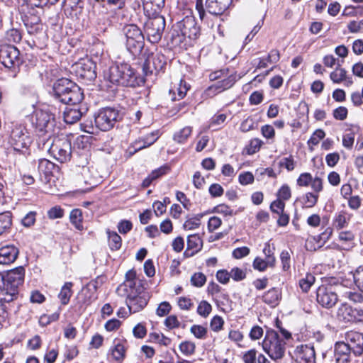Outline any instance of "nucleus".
<instances>
[{
	"mask_svg": "<svg viewBox=\"0 0 363 363\" xmlns=\"http://www.w3.org/2000/svg\"><path fill=\"white\" fill-rule=\"evenodd\" d=\"M50 95L54 100L67 106L80 104L84 99L82 89L67 78L57 80L50 91Z\"/></svg>",
	"mask_w": 363,
	"mask_h": 363,
	"instance_id": "nucleus-1",
	"label": "nucleus"
},
{
	"mask_svg": "<svg viewBox=\"0 0 363 363\" xmlns=\"http://www.w3.org/2000/svg\"><path fill=\"white\" fill-rule=\"evenodd\" d=\"M25 269L22 267L0 275V303H9L17 298L19 286L24 281Z\"/></svg>",
	"mask_w": 363,
	"mask_h": 363,
	"instance_id": "nucleus-2",
	"label": "nucleus"
},
{
	"mask_svg": "<svg viewBox=\"0 0 363 363\" xmlns=\"http://www.w3.org/2000/svg\"><path fill=\"white\" fill-rule=\"evenodd\" d=\"M104 78L113 84L123 86H135L138 84L134 70L127 63L111 66L104 72Z\"/></svg>",
	"mask_w": 363,
	"mask_h": 363,
	"instance_id": "nucleus-3",
	"label": "nucleus"
},
{
	"mask_svg": "<svg viewBox=\"0 0 363 363\" xmlns=\"http://www.w3.org/2000/svg\"><path fill=\"white\" fill-rule=\"evenodd\" d=\"M262 347L272 360H280L285 355L286 342L281 337L278 331L267 330Z\"/></svg>",
	"mask_w": 363,
	"mask_h": 363,
	"instance_id": "nucleus-4",
	"label": "nucleus"
},
{
	"mask_svg": "<svg viewBox=\"0 0 363 363\" xmlns=\"http://www.w3.org/2000/svg\"><path fill=\"white\" fill-rule=\"evenodd\" d=\"M123 32L127 50L133 55H140L145 45V38L140 28L135 24H129L123 27Z\"/></svg>",
	"mask_w": 363,
	"mask_h": 363,
	"instance_id": "nucleus-5",
	"label": "nucleus"
},
{
	"mask_svg": "<svg viewBox=\"0 0 363 363\" xmlns=\"http://www.w3.org/2000/svg\"><path fill=\"white\" fill-rule=\"evenodd\" d=\"M9 143L13 150L25 155L32 143V140L25 126L16 124L12 126Z\"/></svg>",
	"mask_w": 363,
	"mask_h": 363,
	"instance_id": "nucleus-6",
	"label": "nucleus"
},
{
	"mask_svg": "<svg viewBox=\"0 0 363 363\" xmlns=\"http://www.w3.org/2000/svg\"><path fill=\"white\" fill-rule=\"evenodd\" d=\"M233 0H196V9L199 18L203 21L206 18V13L219 16L228 8Z\"/></svg>",
	"mask_w": 363,
	"mask_h": 363,
	"instance_id": "nucleus-7",
	"label": "nucleus"
},
{
	"mask_svg": "<svg viewBox=\"0 0 363 363\" xmlns=\"http://www.w3.org/2000/svg\"><path fill=\"white\" fill-rule=\"evenodd\" d=\"M144 288L139 279L136 278V272L133 269L129 270L125 274L124 281L116 289V293L121 297H125L126 300L138 294L139 291Z\"/></svg>",
	"mask_w": 363,
	"mask_h": 363,
	"instance_id": "nucleus-8",
	"label": "nucleus"
},
{
	"mask_svg": "<svg viewBox=\"0 0 363 363\" xmlns=\"http://www.w3.org/2000/svg\"><path fill=\"white\" fill-rule=\"evenodd\" d=\"M48 151L53 157L61 163L70 160L72 145L67 137L55 138L51 143L48 144Z\"/></svg>",
	"mask_w": 363,
	"mask_h": 363,
	"instance_id": "nucleus-9",
	"label": "nucleus"
},
{
	"mask_svg": "<svg viewBox=\"0 0 363 363\" xmlns=\"http://www.w3.org/2000/svg\"><path fill=\"white\" fill-rule=\"evenodd\" d=\"M165 26V19L162 16L156 15L147 19L144 26V30L148 41L153 44L160 42L164 33Z\"/></svg>",
	"mask_w": 363,
	"mask_h": 363,
	"instance_id": "nucleus-10",
	"label": "nucleus"
},
{
	"mask_svg": "<svg viewBox=\"0 0 363 363\" xmlns=\"http://www.w3.org/2000/svg\"><path fill=\"white\" fill-rule=\"evenodd\" d=\"M121 119L119 111L113 108L106 107L99 111L95 116V124L102 131L112 129Z\"/></svg>",
	"mask_w": 363,
	"mask_h": 363,
	"instance_id": "nucleus-11",
	"label": "nucleus"
},
{
	"mask_svg": "<svg viewBox=\"0 0 363 363\" xmlns=\"http://www.w3.org/2000/svg\"><path fill=\"white\" fill-rule=\"evenodd\" d=\"M0 62L7 68L19 67L22 62L18 49L11 45H1L0 46Z\"/></svg>",
	"mask_w": 363,
	"mask_h": 363,
	"instance_id": "nucleus-12",
	"label": "nucleus"
},
{
	"mask_svg": "<svg viewBox=\"0 0 363 363\" xmlns=\"http://www.w3.org/2000/svg\"><path fill=\"white\" fill-rule=\"evenodd\" d=\"M165 57L160 53H151L147 55L143 64V72L145 76L157 74L163 71L166 65Z\"/></svg>",
	"mask_w": 363,
	"mask_h": 363,
	"instance_id": "nucleus-13",
	"label": "nucleus"
},
{
	"mask_svg": "<svg viewBox=\"0 0 363 363\" xmlns=\"http://www.w3.org/2000/svg\"><path fill=\"white\" fill-rule=\"evenodd\" d=\"M94 63L89 60H80L72 66V72L85 81H92L96 77Z\"/></svg>",
	"mask_w": 363,
	"mask_h": 363,
	"instance_id": "nucleus-14",
	"label": "nucleus"
},
{
	"mask_svg": "<svg viewBox=\"0 0 363 363\" xmlns=\"http://www.w3.org/2000/svg\"><path fill=\"white\" fill-rule=\"evenodd\" d=\"M174 30L179 31L183 37L190 39L196 38L200 33V28L192 16H186L182 21L177 23Z\"/></svg>",
	"mask_w": 363,
	"mask_h": 363,
	"instance_id": "nucleus-15",
	"label": "nucleus"
},
{
	"mask_svg": "<svg viewBox=\"0 0 363 363\" xmlns=\"http://www.w3.org/2000/svg\"><path fill=\"white\" fill-rule=\"evenodd\" d=\"M316 299L323 307L330 308L336 304L338 297L332 286L322 285L317 289Z\"/></svg>",
	"mask_w": 363,
	"mask_h": 363,
	"instance_id": "nucleus-16",
	"label": "nucleus"
},
{
	"mask_svg": "<svg viewBox=\"0 0 363 363\" xmlns=\"http://www.w3.org/2000/svg\"><path fill=\"white\" fill-rule=\"evenodd\" d=\"M32 123L40 132L48 133L54 124V117L49 112L36 110L32 116Z\"/></svg>",
	"mask_w": 363,
	"mask_h": 363,
	"instance_id": "nucleus-17",
	"label": "nucleus"
},
{
	"mask_svg": "<svg viewBox=\"0 0 363 363\" xmlns=\"http://www.w3.org/2000/svg\"><path fill=\"white\" fill-rule=\"evenodd\" d=\"M150 299V295L147 291L142 289L134 297L125 300L126 305L128 307L130 313H135L143 310L147 304Z\"/></svg>",
	"mask_w": 363,
	"mask_h": 363,
	"instance_id": "nucleus-18",
	"label": "nucleus"
},
{
	"mask_svg": "<svg viewBox=\"0 0 363 363\" xmlns=\"http://www.w3.org/2000/svg\"><path fill=\"white\" fill-rule=\"evenodd\" d=\"M294 357L297 363L315 362L314 348L309 345H298L294 352Z\"/></svg>",
	"mask_w": 363,
	"mask_h": 363,
	"instance_id": "nucleus-19",
	"label": "nucleus"
},
{
	"mask_svg": "<svg viewBox=\"0 0 363 363\" xmlns=\"http://www.w3.org/2000/svg\"><path fill=\"white\" fill-rule=\"evenodd\" d=\"M345 340L347 342L352 352L356 356L363 353V334L357 331H347L345 334Z\"/></svg>",
	"mask_w": 363,
	"mask_h": 363,
	"instance_id": "nucleus-20",
	"label": "nucleus"
},
{
	"mask_svg": "<svg viewBox=\"0 0 363 363\" xmlns=\"http://www.w3.org/2000/svg\"><path fill=\"white\" fill-rule=\"evenodd\" d=\"M86 108H82L80 104L67 106L63 111V118L66 123L73 124L80 120Z\"/></svg>",
	"mask_w": 363,
	"mask_h": 363,
	"instance_id": "nucleus-21",
	"label": "nucleus"
},
{
	"mask_svg": "<svg viewBox=\"0 0 363 363\" xmlns=\"http://www.w3.org/2000/svg\"><path fill=\"white\" fill-rule=\"evenodd\" d=\"M352 352L347 342L339 341L335 345V354L336 356L337 363H349L350 354Z\"/></svg>",
	"mask_w": 363,
	"mask_h": 363,
	"instance_id": "nucleus-22",
	"label": "nucleus"
},
{
	"mask_svg": "<svg viewBox=\"0 0 363 363\" xmlns=\"http://www.w3.org/2000/svg\"><path fill=\"white\" fill-rule=\"evenodd\" d=\"M19 251L14 245H6L0 248V264H9L17 258Z\"/></svg>",
	"mask_w": 363,
	"mask_h": 363,
	"instance_id": "nucleus-23",
	"label": "nucleus"
},
{
	"mask_svg": "<svg viewBox=\"0 0 363 363\" xmlns=\"http://www.w3.org/2000/svg\"><path fill=\"white\" fill-rule=\"evenodd\" d=\"M202 247V240L200 237L196 235H191L187 238V248L184 252L186 257H192L198 252Z\"/></svg>",
	"mask_w": 363,
	"mask_h": 363,
	"instance_id": "nucleus-24",
	"label": "nucleus"
},
{
	"mask_svg": "<svg viewBox=\"0 0 363 363\" xmlns=\"http://www.w3.org/2000/svg\"><path fill=\"white\" fill-rule=\"evenodd\" d=\"M34 164L37 165L38 171L40 177L43 175L47 179L52 174L53 170L56 168L55 164L47 159H39L38 161H34Z\"/></svg>",
	"mask_w": 363,
	"mask_h": 363,
	"instance_id": "nucleus-25",
	"label": "nucleus"
},
{
	"mask_svg": "<svg viewBox=\"0 0 363 363\" xmlns=\"http://www.w3.org/2000/svg\"><path fill=\"white\" fill-rule=\"evenodd\" d=\"M353 308L347 303H342L338 308L337 311V318L340 321L344 323L354 322Z\"/></svg>",
	"mask_w": 363,
	"mask_h": 363,
	"instance_id": "nucleus-26",
	"label": "nucleus"
},
{
	"mask_svg": "<svg viewBox=\"0 0 363 363\" xmlns=\"http://www.w3.org/2000/svg\"><path fill=\"white\" fill-rule=\"evenodd\" d=\"M160 130H155V131L152 132L151 133L147 135L146 136H145L143 138V145L138 146V143H140V141L135 140L133 144V147L135 148V151H138V150H142L143 148L150 147V145H152L153 143H155L157 140V139L160 138Z\"/></svg>",
	"mask_w": 363,
	"mask_h": 363,
	"instance_id": "nucleus-27",
	"label": "nucleus"
},
{
	"mask_svg": "<svg viewBox=\"0 0 363 363\" xmlns=\"http://www.w3.org/2000/svg\"><path fill=\"white\" fill-rule=\"evenodd\" d=\"M95 23L99 31L105 32L111 26L112 21L108 13L101 12L96 14Z\"/></svg>",
	"mask_w": 363,
	"mask_h": 363,
	"instance_id": "nucleus-28",
	"label": "nucleus"
},
{
	"mask_svg": "<svg viewBox=\"0 0 363 363\" xmlns=\"http://www.w3.org/2000/svg\"><path fill=\"white\" fill-rule=\"evenodd\" d=\"M12 226V214L9 211L0 213V235L10 232Z\"/></svg>",
	"mask_w": 363,
	"mask_h": 363,
	"instance_id": "nucleus-29",
	"label": "nucleus"
},
{
	"mask_svg": "<svg viewBox=\"0 0 363 363\" xmlns=\"http://www.w3.org/2000/svg\"><path fill=\"white\" fill-rule=\"evenodd\" d=\"M281 298V293L279 289L272 288L265 292L262 296V300L265 303L272 306H275L278 304Z\"/></svg>",
	"mask_w": 363,
	"mask_h": 363,
	"instance_id": "nucleus-30",
	"label": "nucleus"
},
{
	"mask_svg": "<svg viewBox=\"0 0 363 363\" xmlns=\"http://www.w3.org/2000/svg\"><path fill=\"white\" fill-rule=\"evenodd\" d=\"M189 88L186 82L181 79L176 88L169 90V94H172V100L176 101L183 99L186 96Z\"/></svg>",
	"mask_w": 363,
	"mask_h": 363,
	"instance_id": "nucleus-31",
	"label": "nucleus"
},
{
	"mask_svg": "<svg viewBox=\"0 0 363 363\" xmlns=\"http://www.w3.org/2000/svg\"><path fill=\"white\" fill-rule=\"evenodd\" d=\"M164 0H143L144 11L157 13L164 6Z\"/></svg>",
	"mask_w": 363,
	"mask_h": 363,
	"instance_id": "nucleus-32",
	"label": "nucleus"
},
{
	"mask_svg": "<svg viewBox=\"0 0 363 363\" xmlns=\"http://www.w3.org/2000/svg\"><path fill=\"white\" fill-rule=\"evenodd\" d=\"M192 133V128L186 126L175 132L173 136L174 140L179 144L185 143Z\"/></svg>",
	"mask_w": 363,
	"mask_h": 363,
	"instance_id": "nucleus-33",
	"label": "nucleus"
},
{
	"mask_svg": "<svg viewBox=\"0 0 363 363\" xmlns=\"http://www.w3.org/2000/svg\"><path fill=\"white\" fill-rule=\"evenodd\" d=\"M73 284L72 282H66L62 287L60 292L58 295L62 304L67 305L72 295V287Z\"/></svg>",
	"mask_w": 363,
	"mask_h": 363,
	"instance_id": "nucleus-34",
	"label": "nucleus"
},
{
	"mask_svg": "<svg viewBox=\"0 0 363 363\" xmlns=\"http://www.w3.org/2000/svg\"><path fill=\"white\" fill-rule=\"evenodd\" d=\"M237 79L238 77L236 72H231L230 75H228V77L219 80H216V82L224 91L225 90L232 87Z\"/></svg>",
	"mask_w": 363,
	"mask_h": 363,
	"instance_id": "nucleus-35",
	"label": "nucleus"
},
{
	"mask_svg": "<svg viewBox=\"0 0 363 363\" xmlns=\"http://www.w3.org/2000/svg\"><path fill=\"white\" fill-rule=\"evenodd\" d=\"M108 237V245L111 250H118L121 248L122 239L116 232L107 231Z\"/></svg>",
	"mask_w": 363,
	"mask_h": 363,
	"instance_id": "nucleus-36",
	"label": "nucleus"
},
{
	"mask_svg": "<svg viewBox=\"0 0 363 363\" xmlns=\"http://www.w3.org/2000/svg\"><path fill=\"white\" fill-rule=\"evenodd\" d=\"M318 194L313 192L306 193L301 198V202L305 208H312L318 202Z\"/></svg>",
	"mask_w": 363,
	"mask_h": 363,
	"instance_id": "nucleus-37",
	"label": "nucleus"
},
{
	"mask_svg": "<svg viewBox=\"0 0 363 363\" xmlns=\"http://www.w3.org/2000/svg\"><path fill=\"white\" fill-rule=\"evenodd\" d=\"M346 75L347 71L338 65L335 71L330 73V77L334 83L339 84L346 79Z\"/></svg>",
	"mask_w": 363,
	"mask_h": 363,
	"instance_id": "nucleus-38",
	"label": "nucleus"
},
{
	"mask_svg": "<svg viewBox=\"0 0 363 363\" xmlns=\"http://www.w3.org/2000/svg\"><path fill=\"white\" fill-rule=\"evenodd\" d=\"M71 223L75 226V228L78 230H82L83 228L82 221V211L79 209H73L69 216Z\"/></svg>",
	"mask_w": 363,
	"mask_h": 363,
	"instance_id": "nucleus-39",
	"label": "nucleus"
},
{
	"mask_svg": "<svg viewBox=\"0 0 363 363\" xmlns=\"http://www.w3.org/2000/svg\"><path fill=\"white\" fill-rule=\"evenodd\" d=\"M315 280V277L311 274H307L305 278L300 279L299 286L303 292H308Z\"/></svg>",
	"mask_w": 363,
	"mask_h": 363,
	"instance_id": "nucleus-40",
	"label": "nucleus"
},
{
	"mask_svg": "<svg viewBox=\"0 0 363 363\" xmlns=\"http://www.w3.org/2000/svg\"><path fill=\"white\" fill-rule=\"evenodd\" d=\"M212 311L211 305L206 301H201L197 308V313L199 315L206 318Z\"/></svg>",
	"mask_w": 363,
	"mask_h": 363,
	"instance_id": "nucleus-41",
	"label": "nucleus"
},
{
	"mask_svg": "<svg viewBox=\"0 0 363 363\" xmlns=\"http://www.w3.org/2000/svg\"><path fill=\"white\" fill-rule=\"evenodd\" d=\"M195 344L191 341H184L179 345V350L182 354L189 356L195 352Z\"/></svg>",
	"mask_w": 363,
	"mask_h": 363,
	"instance_id": "nucleus-42",
	"label": "nucleus"
},
{
	"mask_svg": "<svg viewBox=\"0 0 363 363\" xmlns=\"http://www.w3.org/2000/svg\"><path fill=\"white\" fill-rule=\"evenodd\" d=\"M6 39L11 43H19L21 40L22 35L19 30L12 28L6 33Z\"/></svg>",
	"mask_w": 363,
	"mask_h": 363,
	"instance_id": "nucleus-43",
	"label": "nucleus"
},
{
	"mask_svg": "<svg viewBox=\"0 0 363 363\" xmlns=\"http://www.w3.org/2000/svg\"><path fill=\"white\" fill-rule=\"evenodd\" d=\"M347 225V219L346 215L343 212L339 213L333 220V226L340 230L345 228Z\"/></svg>",
	"mask_w": 363,
	"mask_h": 363,
	"instance_id": "nucleus-44",
	"label": "nucleus"
},
{
	"mask_svg": "<svg viewBox=\"0 0 363 363\" xmlns=\"http://www.w3.org/2000/svg\"><path fill=\"white\" fill-rule=\"evenodd\" d=\"M191 333L198 339H205L207 335V330L202 325H194L191 327Z\"/></svg>",
	"mask_w": 363,
	"mask_h": 363,
	"instance_id": "nucleus-45",
	"label": "nucleus"
},
{
	"mask_svg": "<svg viewBox=\"0 0 363 363\" xmlns=\"http://www.w3.org/2000/svg\"><path fill=\"white\" fill-rule=\"evenodd\" d=\"M125 348L122 344L118 343L111 350V356L116 361H121L124 358Z\"/></svg>",
	"mask_w": 363,
	"mask_h": 363,
	"instance_id": "nucleus-46",
	"label": "nucleus"
},
{
	"mask_svg": "<svg viewBox=\"0 0 363 363\" xmlns=\"http://www.w3.org/2000/svg\"><path fill=\"white\" fill-rule=\"evenodd\" d=\"M355 284L363 292V266L359 267L353 273Z\"/></svg>",
	"mask_w": 363,
	"mask_h": 363,
	"instance_id": "nucleus-47",
	"label": "nucleus"
},
{
	"mask_svg": "<svg viewBox=\"0 0 363 363\" xmlns=\"http://www.w3.org/2000/svg\"><path fill=\"white\" fill-rule=\"evenodd\" d=\"M206 281V276L201 272L195 273L191 278V283L196 287H201Z\"/></svg>",
	"mask_w": 363,
	"mask_h": 363,
	"instance_id": "nucleus-48",
	"label": "nucleus"
},
{
	"mask_svg": "<svg viewBox=\"0 0 363 363\" xmlns=\"http://www.w3.org/2000/svg\"><path fill=\"white\" fill-rule=\"evenodd\" d=\"M313 177L310 173L304 172L299 175L297 179V185L301 187H306L311 184Z\"/></svg>",
	"mask_w": 363,
	"mask_h": 363,
	"instance_id": "nucleus-49",
	"label": "nucleus"
},
{
	"mask_svg": "<svg viewBox=\"0 0 363 363\" xmlns=\"http://www.w3.org/2000/svg\"><path fill=\"white\" fill-rule=\"evenodd\" d=\"M325 133L323 130H316L308 140V145L309 146L318 145L319 142L325 137Z\"/></svg>",
	"mask_w": 363,
	"mask_h": 363,
	"instance_id": "nucleus-50",
	"label": "nucleus"
},
{
	"mask_svg": "<svg viewBox=\"0 0 363 363\" xmlns=\"http://www.w3.org/2000/svg\"><path fill=\"white\" fill-rule=\"evenodd\" d=\"M262 145V142L258 138L252 139L249 145L247 147V152L248 155H252L258 152Z\"/></svg>",
	"mask_w": 363,
	"mask_h": 363,
	"instance_id": "nucleus-51",
	"label": "nucleus"
},
{
	"mask_svg": "<svg viewBox=\"0 0 363 363\" xmlns=\"http://www.w3.org/2000/svg\"><path fill=\"white\" fill-rule=\"evenodd\" d=\"M257 351L255 349H251L245 352L242 357L244 363H257Z\"/></svg>",
	"mask_w": 363,
	"mask_h": 363,
	"instance_id": "nucleus-52",
	"label": "nucleus"
},
{
	"mask_svg": "<svg viewBox=\"0 0 363 363\" xmlns=\"http://www.w3.org/2000/svg\"><path fill=\"white\" fill-rule=\"evenodd\" d=\"M59 318V314L57 313L51 315H43L39 319V324L42 326H46L52 322L57 320Z\"/></svg>",
	"mask_w": 363,
	"mask_h": 363,
	"instance_id": "nucleus-53",
	"label": "nucleus"
},
{
	"mask_svg": "<svg viewBox=\"0 0 363 363\" xmlns=\"http://www.w3.org/2000/svg\"><path fill=\"white\" fill-rule=\"evenodd\" d=\"M172 309V306L167 301L162 302L156 310V314L160 317L167 315Z\"/></svg>",
	"mask_w": 363,
	"mask_h": 363,
	"instance_id": "nucleus-54",
	"label": "nucleus"
},
{
	"mask_svg": "<svg viewBox=\"0 0 363 363\" xmlns=\"http://www.w3.org/2000/svg\"><path fill=\"white\" fill-rule=\"evenodd\" d=\"M200 224V218L196 216L186 220L184 223V228L186 230H191L199 228Z\"/></svg>",
	"mask_w": 363,
	"mask_h": 363,
	"instance_id": "nucleus-55",
	"label": "nucleus"
},
{
	"mask_svg": "<svg viewBox=\"0 0 363 363\" xmlns=\"http://www.w3.org/2000/svg\"><path fill=\"white\" fill-rule=\"evenodd\" d=\"M348 114L347 108L345 106H339L333 112V116L336 120L344 121Z\"/></svg>",
	"mask_w": 363,
	"mask_h": 363,
	"instance_id": "nucleus-56",
	"label": "nucleus"
},
{
	"mask_svg": "<svg viewBox=\"0 0 363 363\" xmlns=\"http://www.w3.org/2000/svg\"><path fill=\"white\" fill-rule=\"evenodd\" d=\"M230 275L233 280L239 281L243 280L245 278L246 273L242 269L234 267L230 270Z\"/></svg>",
	"mask_w": 363,
	"mask_h": 363,
	"instance_id": "nucleus-57",
	"label": "nucleus"
},
{
	"mask_svg": "<svg viewBox=\"0 0 363 363\" xmlns=\"http://www.w3.org/2000/svg\"><path fill=\"white\" fill-rule=\"evenodd\" d=\"M169 171V167L167 165H164L153 170L148 176L154 181L161 176L166 174Z\"/></svg>",
	"mask_w": 363,
	"mask_h": 363,
	"instance_id": "nucleus-58",
	"label": "nucleus"
},
{
	"mask_svg": "<svg viewBox=\"0 0 363 363\" xmlns=\"http://www.w3.org/2000/svg\"><path fill=\"white\" fill-rule=\"evenodd\" d=\"M231 72L228 69L217 70L212 72L209 75V78L211 81L219 80L228 77V75H230Z\"/></svg>",
	"mask_w": 363,
	"mask_h": 363,
	"instance_id": "nucleus-59",
	"label": "nucleus"
},
{
	"mask_svg": "<svg viewBox=\"0 0 363 363\" xmlns=\"http://www.w3.org/2000/svg\"><path fill=\"white\" fill-rule=\"evenodd\" d=\"M36 213L34 211H30L21 220V223L25 227H30L34 225L35 222Z\"/></svg>",
	"mask_w": 363,
	"mask_h": 363,
	"instance_id": "nucleus-60",
	"label": "nucleus"
},
{
	"mask_svg": "<svg viewBox=\"0 0 363 363\" xmlns=\"http://www.w3.org/2000/svg\"><path fill=\"white\" fill-rule=\"evenodd\" d=\"M285 203L280 199L274 201L270 205V210L272 213L279 214L284 211Z\"/></svg>",
	"mask_w": 363,
	"mask_h": 363,
	"instance_id": "nucleus-61",
	"label": "nucleus"
},
{
	"mask_svg": "<svg viewBox=\"0 0 363 363\" xmlns=\"http://www.w3.org/2000/svg\"><path fill=\"white\" fill-rule=\"evenodd\" d=\"M279 164L280 167L286 168L288 171H292L295 167V162L291 156L282 158L279 161Z\"/></svg>",
	"mask_w": 363,
	"mask_h": 363,
	"instance_id": "nucleus-62",
	"label": "nucleus"
},
{
	"mask_svg": "<svg viewBox=\"0 0 363 363\" xmlns=\"http://www.w3.org/2000/svg\"><path fill=\"white\" fill-rule=\"evenodd\" d=\"M250 248L244 246L238 247L233 251V257L235 259H241L247 256L250 254Z\"/></svg>",
	"mask_w": 363,
	"mask_h": 363,
	"instance_id": "nucleus-63",
	"label": "nucleus"
},
{
	"mask_svg": "<svg viewBox=\"0 0 363 363\" xmlns=\"http://www.w3.org/2000/svg\"><path fill=\"white\" fill-rule=\"evenodd\" d=\"M263 329L259 325H255L250 330L249 336L252 340L260 339L263 335Z\"/></svg>",
	"mask_w": 363,
	"mask_h": 363,
	"instance_id": "nucleus-64",
	"label": "nucleus"
}]
</instances>
